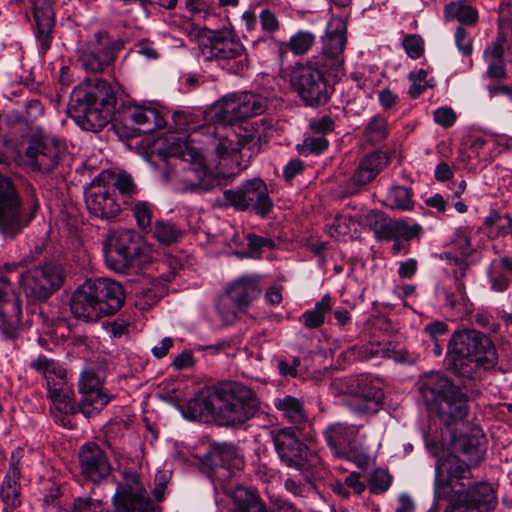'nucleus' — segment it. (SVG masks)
Wrapping results in <instances>:
<instances>
[{
  "label": "nucleus",
  "instance_id": "1",
  "mask_svg": "<svg viewBox=\"0 0 512 512\" xmlns=\"http://www.w3.org/2000/svg\"><path fill=\"white\" fill-rule=\"evenodd\" d=\"M470 478L469 466L455 455L440 458L435 466L434 498L449 500L444 512H494L497 497L493 487L480 482L463 489Z\"/></svg>",
  "mask_w": 512,
  "mask_h": 512
},
{
  "label": "nucleus",
  "instance_id": "2",
  "mask_svg": "<svg viewBox=\"0 0 512 512\" xmlns=\"http://www.w3.org/2000/svg\"><path fill=\"white\" fill-rule=\"evenodd\" d=\"M446 359L448 369L456 376L477 380L484 371L495 367L498 355L488 336L473 329H465L452 335Z\"/></svg>",
  "mask_w": 512,
  "mask_h": 512
},
{
  "label": "nucleus",
  "instance_id": "3",
  "mask_svg": "<svg viewBox=\"0 0 512 512\" xmlns=\"http://www.w3.org/2000/svg\"><path fill=\"white\" fill-rule=\"evenodd\" d=\"M117 98L111 85L97 80L94 85H79L71 93L68 114L83 130L98 132L109 122Z\"/></svg>",
  "mask_w": 512,
  "mask_h": 512
},
{
  "label": "nucleus",
  "instance_id": "4",
  "mask_svg": "<svg viewBox=\"0 0 512 512\" xmlns=\"http://www.w3.org/2000/svg\"><path fill=\"white\" fill-rule=\"evenodd\" d=\"M124 290L109 278L87 280L77 287L70 299L73 316L85 322H96L115 314L123 306Z\"/></svg>",
  "mask_w": 512,
  "mask_h": 512
},
{
  "label": "nucleus",
  "instance_id": "5",
  "mask_svg": "<svg viewBox=\"0 0 512 512\" xmlns=\"http://www.w3.org/2000/svg\"><path fill=\"white\" fill-rule=\"evenodd\" d=\"M199 132L212 139V145L218 158L228 157L243 148L251 154L257 153L265 137L264 119L245 123L236 129L227 130L224 126L208 125L201 127Z\"/></svg>",
  "mask_w": 512,
  "mask_h": 512
},
{
  "label": "nucleus",
  "instance_id": "6",
  "mask_svg": "<svg viewBox=\"0 0 512 512\" xmlns=\"http://www.w3.org/2000/svg\"><path fill=\"white\" fill-rule=\"evenodd\" d=\"M217 418L221 425L239 426L253 418L259 401L252 389L238 382L226 383L215 393Z\"/></svg>",
  "mask_w": 512,
  "mask_h": 512
},
{
  "label": "nucleus",
  "instance_id": "7",
  "mask_svg": "<svg viewBox=\"0 0 512 512\" xmlns=\"http://www.w3.org/2000/svg\"><path fill=\"white\" fill-rule=\"evenodd\" d=\"M423 397L432 401L439 417L449 424L462 421L468 413V397L447 377L432 374L421 387Z\"/></svg>",
  "mask_w": 512,
  "mask_h": 512
},
{
  "label": "nucleus",
  "instance_id": "8",
  "mask_svg": "<svg viewBox=\"0 0 512 512\" xmlns=\"http://www.w3.org/2000/svg\"><path fill=\"white\" fill-rule=\"evenodd\" d=\"M171 156L179 159L174 185L180 192H205L212 188L214 176L206 165L202 152L187 142L172 148Z\"/></svg>",
  "mask_w": 512,
  "mask_h": 512
},
{
  "label": "nucleus",
  "instance_id": "9",
  "mask_svg": "<svg viewBox=\"0 0 512 512\" xmlns=\"http://www.w3.org/2000/svg\"><path fill=\"white\" fill-rule=\"evenodd\" d=\"M39 208L37 200H32L28 210L10 178L0 174V236L14 239L35 218Z\"/></svg>",
  "mask_w": 512,
  "mask_h": 512
},
{
  "label": "nucleus",
  "instance_id": "10",
  "mask_svg": "<svg viewBox=\"0 0 512 512\" xmlns=\"http://www.w3.org/2000/svg\"><path fill=\"white\" fill-rule=\"evenodd\" d=\"M329 70L319 64L317 59H309L292 68L290 84L307 106L318 107L330 99L331 93L324 77V72Z\"/></svg>",
  "mask_w": 512,
  "mask_h": 512
},
{
  "label": "nucleus",
  "instance_id": "11",
  "mask_svg": "<svg viewBox=\"0 0 512 512\" xmlns=\"http://www.w3.org/2000/svg\"><path fill=\"white\" fill-rule=\"evenodd\" d=\"M273 442L281 461L299 470L306 481L311 483L321 466L320 457L310 451L289 428L279 430Z\"/></svg>",
  "mask_w": 512,
  "mask_h": 512
},
{
  "label": "nucleus",
  "instance_id": "12",
  "mask_svg": "<svg viewBox=\"0 0 512 512\" xmlns=\"http://www.w3.org/2000/svg\"><path fill=\"white\" fill-rule=\"evenodd\" d=\"M109 174L96 176L85 189V204L91 216L102 220L116 218L129 205L127 200H120L114 187L110 186Z\"/></svg>",
  "mask_w": 512,
  "mask_h": 512
},
{
  "label": "nucleus",
  "instance_id": "13",
  "mask_svg": "<svg viewBox=\"0 0 512 512\" xmlns=\"http://www.w3.org/2000/svg\"><path fill=\"white\" fill-rule=\"evenodd\" d=\"M207 43L202 46L206 60L219 62L234 61V71L242 72L247 67L245 48L230 29L209 30Z\"/></svg>",
  "mask_w": 512,
  "mask_h": 512
},
{
  "label": "nucleus",
  "instance_id": "14",
  "mask_svg": "<svg viewBox=\"0 0 512 512\" xmlns=\"http://www.w3.org/2000/svg\"><path fill=\"white\" fill-rule=\"evenodd\" d=\"M120 48V41L113 40L106 32L98 31L77 49V62L87 73H101L112 64Z\"/></svg>",
  "mask_w": 512,
  "mask_h": 512
},
{
  "label": "nucleus",
  "instance_id": "15",
  "mask_svg": "<svg viewBox=\"0 0 512 512\" xmlns=\"http://www.w3.org/2000/svg\"><path fill=\"white\" fill-rule=\"evenodd\" d=\"M63 283V273L60 266L48 262L35 266L21 274L19 284L27 298L32 301H45Z\"/></svg>",
  "mask_w": 512,
  "mask_h": 512
},
{
  "label": "nucleus",
  "instance_id": "16",
  "mask_svg": "<svg viewBox=\"0 0 512 512\" xmlns=\"http://www.w3.org/2000/svg\"><path fill=\"white\" fill-rule=\"evenodd\" d=\"M223 197L225 202L235 209H251L261 217L267 216L273 207L267 186L259 178L248 180L235 190H225Z\"/></svg>",
  "mask_w": 512,
  "mask_h": 512
},
{
  "label": "nucleus",
  "instance_id": "17",
  "mask_svg": "<svg viewBox=\"0 0 512 512\" xmlns=\"http://www.w3.org/2000/svg\"><path fill=\"white\" fill-rule=\"evenodd\" d=\"M116 512H151L154 505L137 472L125 469L112 497Z\"/></svg>",
  "mask_w": 512,
  "mask_h": 512
},
{
  "label": "nucleus",
  "instance_id": "18",
  "mask_svg": "<svg viewBox=\"0 0 512 512\" xmlns=\"http://www.w3.org/2000/svg\"><path fill=\"white\" fill-rule=\"evenodd\" d=\"M141 251L135 232L128 229L114 232L104 247L106 263L116 272H125L133 266Z\"/></svg>",
  "mask_w": 512,
  "mask_h": 512
},
{
  "label": "nucleus",
  "instance_id": "19",
  "mask_svg": "<svg viewBox=\"0 0 512 512\" xmlns=\"http://www.w3.org/2000/svg\"><path fill=\"white\" fill-rule=\"evenodd\" d=\"M22 301L14 291L9 278L0 274V335L2 339L15 340L19 336Z\"/></svg>",
  "mask_w": 512,
  "mask_h": 512
},
{
  "label": "nucleus",
  "instance_id": "20",
  "mask_svg": "<svg viewBox=\"0 0 512 512\" xmlns=\"http://www.w3.org/2000/svg\"><path fill=\"white\" fill-rule=\"evenodd\" d=\"M64 148L55 138L34 135L28 142L26 157L33 170L49 173L59 164Z\"/></svg>",
  "mask_w": 512,
  "mask_h": 512
},
{
  "label": "nucleus",
  "instance_id": "21",
  "mask_svg": "<svg viewBox=\"0 0 512 512\" xmlns=\"http://www.w3.org/2000/svg\"><path fill=\"white\" fill-rule=\"evenodd\" d=\"M322 42L321 53L311 59H317L326 69L337 71L344 63L343 51L346 45L344 23L340 20L331 21Z\"/></svg>",
  "mask_w": 512,
  "mask_h": 512
},
{
  "label": "nucleus",
  "instance_id": "22",
  "mask_svg": "<svg viewBox=\"0 0 512 512\" xmlns=\"http://www.w3.org/2000/svg\"><path fill=\"white\" fill-rule=\"evenodd\" d=\"M354 388H347L344 393L350 394L347 402L351 411L357 414H374L382 406L384 393L381 388L365 376L353 380Z\"/></svg>",
  "mask_w": 512,
  "mask_h": 512
},
{
  "label": "nucleus",
  "instance_id": "23",
  "mask_svg": "<svg viewBox=\"0 0 512 512\" xmlns=\"http://www.w3.org/2000/svg\"><path fill=\"white\" fill-rule=\"evenodd\" d=\"M79 463L82 475L93 483H100L107 479L112 471L106 453L93 442L81 446Z\"/></svg>",
  "mask_w": 512,
  "mask_h": 512
},
{
  "label": "nucleus",
  "instance_id": "24",
  "mask_svg": "<svg viewBox=\"0 0 512 512\" xmlns=\"http://www.w3.org/2000/svg\"><path fill=\"white\" fill-rule=\"evenodd\" d=\"M23 449L17 448L11 454L9 469L0 487V498L3 502L2 512H20L21 505V465Z\"/></svg>",
  "mask_w": 512,
  "mask_h": 512
},
{
  "label": "nucleus",
  "instance_id": "25",
  "mask_svg": "<svg viewBox=\"0 0 512 512\" xmlns=\"http://www.w3.org/2000/svg\"><path fill=\"white\" fill-rule=\"evenodd\" d=\"M124 119L139 133H151L165 125L164 118L156 109L143 105L129 106L124 113Z\"/></svg>",
  "mask_w": 512,
  "mask_h": 512
},
{
  "label": "nucleus",
  "instance_id": "26",
  "mask_svg": "<svg viewBox=\"0 0 512 512\" xmlns=\"http://www.w3.org/2000/svg\"><path fill=\"white\" fill-rule=\"evenodd\" d=\"M460 270H454V285L443 287L441 295L444 297L445 304L457 311L459 315H467L472 312L473 304L469 300L463 278L465 276V265L461 264Z\"/></svg>",
  "mask_w": 512,
  "mask_h": 512
},
{
  "label": "nucleus",
  "instance_id": "27",
  "mask_svg": "<svg viewBox=\"0 0 512 512\" xmlns=\"http://www.w3.org/2000/svg\"><path fill=\"white\" fill-rule=\"evenodd\" d=\"M359 428L356 425L346 423H334L329 425L323 432L327 445L332 452L340 456L346 448L352 446L355 442Z\"/></svg>",
  "mask_w": 512,
  "mask_h": 512
},
{
  "label": "nucleus",
  "instance_id": "28",
  "mask_svg": "<svg viewBox=\"0 0 512 512\" xmlns=\"http://www.w3.org/2000/svg\"><path fill=\"white\" fill-rule=\"evenodd\" d=\"M387 157L380 152L371 153L365 156L355 170L351 182L356 186L350 191L354 194L360 186H364L372 181L387 165Z\"/></svg>",
  "mask_w": 512,
  "mask_h": 512
},
{
  "label": "nucleus",
  "instance_id": "29",
  "mask_svg": "<svg viewBox=\"0 0 512 512\" xmlns=\"http://www.w3.org/2000/svg\"><path fill=\"white\" fill-rule=\"evenodd\" d=\"M261 293L259 278L257 276H242L227 290V298L240 309L247 306Z\"/></svg>",
  "mask_w": 512,
  "mask_h": 512
},
{
  "label": "nucleus",
  "instance_id": "30",
  "mask_svg": "<svg viewBox=\"0 0 512 512\" xmlns=\"http://www.w3.org/2000/svg\"><path fill=\"white\" fill-rule=\"evenodd\" d=\"M219 483L224 493L231 496L239 512H256L261 508L263 502L253 491L237 484L234 485L230 481L225 483L224 480Z\"/></svg>",
  "mask_w": 512,
  "mask_h": 512
},
{
  "label": "nucleus",
  "instance_id": "31",
  "mask_svg": "<svg viewBox=\"0 0 512 512\" xmlns=\"http://www.w3.org/2000/svg\"><path fill=\"white\" fill-rule=\"evenodd\" d=\"M274 406L284 419L294 425H302L308 420L304 401L300 398L284 395L274 399Z\"/></svg>",
  "mask_w": 512,
  "mask_h": 512
},
{
  "label": "nucleus",
  "instance_id": "32",
  "mask_svg": "<svg viewBox=\"0 0 512 512\" xmlns=\"http://www.w3.org/2000/svg\"><path fill=\"white\" fill-rule=\"evenodd\" d=\"M237 451L233 444L217 443L212 445L211 457L215 466H219L215 470V477L217 481L223 482L226 478L231 477L230 466L232 461L236 459Z\"/></svg>",
  "mask_w": 512,
  "mask_h": 512
},
{
  "label": "nucleus",
  "instance_id": "33",
  "mask_svg": "<svg viewBox=\"0 0 512 512\" xmlns=\"http://www.w3.org/2000/svg\"><path fill=\"white\" fill-rule=\"evenodd\" d=\"M457 446L468 460L473 464H478L486 451V439L479 429H474L470 434L461 435L457 440Z\"/></svg>",
  "mask_w": 512,
  "mask_h": 512
},
{
  "label": "nucleus",
  "instance_id": "34",
  "mask_svg": "<svg viewBox=\"0 0 512 512\" xmlns=\"http://www.w3.org/2000/svg\"><path fill=\"white\" fill-rule=\"evenodd\" d=\"M34 20L36 23V38L43 52L51 45V32L54 26V13L49 4L34 8Z\"/></svg>",
  "mask_w": 512,
  "mask_h": 512
},
{
  "label": "nucleus",
  "instance_id": "35",
  "mask_svg": "<svg viewBox=\"0 0 512 512\" xmlns=\"http://www.w3.org/2000/svg\"><path fill=\"white\" fill-rule=\"evenodd\" d=\"M47 395L58 411L64 414L76 412L74 393L70 388L61 387L59 383L48 380Z\"/></svg>",
  "mask_w": 512,
  "mask_h": 512
},
{
  "label": "nucleus",
  "instance_id": "36",
  "mask_svg": "<svg viewBox=\"0 0 512 512\" xmlns=\"http://www.w3.org/2000/svg\"><path fill=\"white\" fill-rule=\"evenodd\" d=\"M112 399L104 390L81 394L79 411L87 418L99 413Z\"/></svg>",
  "mask_w": 512,
  "mask_h": 512
},
{
  "label": "nucleus",
  "instance_id": "37",
  "mask_svg": "<svg viewBox=\"0 0 512 512\" xmlns=\"http://www.w3.org/2000/svg\"><path fill=\"white\" fill-rule=\"evenodd\" d=\"M444 13L447 20L456 19L466 25H473L478 19L477 10L462 1L447 4L444 8Z\"/></svg>",
  "mask_w": 512,
  "mask_h": 512
},
{
  "label": "nucleus",
  "instance_id": "38",
  "mask_svg": "<svg viewBox=\"0 0 512 512\" xmlns=\"http://www.w3.org/2000/svg\"><path fill=\"white\" fill-rule=\"evenodd\" d=\"M30 367L38 373L44 375L46 384L48 380H52V376H56L58 379L63 380L66 377V370L59 364V362L47 358L46 356H38L31 361Z\"/></svg>",
  "mask_w": 512,
  "mask_h": 512
},
{
  "label": "nucleus",
  "instance_id": "39",
  "mask_svg": "<svg viewBox=\"0 0 512 512\" xmlns=\"http://www.w3.org/2000/svg\"><path fill=\"white\" fill-rule=\"evenodd\" d=\"M331 310V298L328 294L318 301L314 308L303 314L304 324L307 328H318L324 323L325 315Z\"/></svg>",
  "mask_w": 512,
  "mask_h": 512
},
{
  "label": "nucleus",
  "instance_id": "40",
  "mask_svg": "<svg viewBox=\"0 0 512 512\" xmlns=\"http://www.w3.org/2000/svg\"><path fill=\"white\" fill-rule=\"evenodd\" d=\"M188 410L193 419H203L208 416L215 415L217 417V401L215 397L200 396L191 399L187 404Z\"/></svg>",
  "mask_w": 512,
  "mask_h": 512
},
{
  "label": "nucleus",
  "instance_id": "41",
  "mask_svg": "<svg viewBox=\"0 0 512 512\" xmlns=\"http://www.w3.org/2000/svg\"><path fill=\"white\" fill-rule=\"evenodd\" d=\"M107 181H109L110 186L114 187L115 192H119L120 200H127L130 203L131 198L138 192L133 178L125 172L118 173L115 176L109 175Z\"/></svg>",
  "mask_w": 512,
  "mask_h": 512
},
{
  "label": "nucleus",
  "instance_id": "42",
  "mask_svg": "<svg viewBox=\"0 0 512 512\" xmlns=\"http://www.w3.org/2000/svg\"><path fill=\"white\" fill-rule=\"evenodd\" d=\"M315 43V35L309 31L300 30L292 35L288 42H282L281 48L288 47L294 55L306 54Z\"/></svg>",
  "mask_w": 512,
  "mask_h": 512
},
{
  "label": "nucleus",
  "instance_id": "43",
  "mask_svg": "<svg viewBox=\"0 0 512 512\" xmlns=\"http://www.w3.org/2000/svg\"><path fill=\"white\" fill-rule=\"evenodd\" d=\"M388 136V124L385 118L377 115L372 117L364 129L366 141L377 145L385 141Z\"/></svg>",
  "mask_w": 512,
  "mask_h": 512
},
{
  "label": "nucleus",
  "instance_id": "44",
  "mask_svg": "<svg viewBox=\"0 0 512 512\" xmlns=\"http://www.w3.org/2000/svg\"><path fill=\"white\" fill-rule=\"evenodd\" d=\"M183 235V231L174 223L169 221H156L153 236L164 245H170L177 242Z\"/></svg>",
  "mask_w": 512,
  "mask_h": 512
},
{
  "label": "nucleus",
  "instance_id": "45",
  "mask_svg": "<svg viewBox=\"0 0 512 512\" xmlns=\"http://www.w3.org/2000/svg\"><path fill=\"white\" fill-rule=\"evenodd\" d=\"M412 192L409 188L395 186L388 192L386 201L391 209L411 210L413 208Z\"/></svg>",
  "mask_w": 512,
  "mask_h": 512
},
{
  "label": "nucleus",
  "instance_id": "46",
  "mask_svg": "<svg viewBox=\"0 0 512 512\" xmlns=\"http://www.w3.org/2000/svg\"><path fill=\"white\" fill-rule=\"evenodd\" d=\"M449 247H451L460 259L467 261L473 251L467 227H459L455 230Z\"/></svg>",
  "mask_w": 512,
  "mask_h": 512
},
{
  "label": "nucleus",
  "instance_id": "47",
  "mask_svg": "<svg viewBox=\"0 0 512 512\" xmlns=\"http://www.w3.org/2000/svg\"><path fill=\"white\" fill-rule=\"evenodd\" d=\"M244 118L262 114L266 109V101L262 96L250 92L239 94Z\"/></svg>",
  "mask_w": 512,
  "mask_h": 512
},
{
  "label": "nucleus",
  "instance_id": "48",
  "mask_svg": "<svg viewBox=\"0 0 512 512\" xmlns=\"http://www.w3.org/2000/svg\"><path fill=\"white\" fill-rule=\"evenodd\" d=\"M328 141L323 135L306 137L302 144L297 145V151L302 156L320 154L328 148Z\"/></svg>",
  "mask_w": 512,
  "mask_h": 512
},
{
  "label": "nucleus",
  "instance_id": "49",
  "mask_svg": "<svg viewBox=\"0 0 512 512\" xmlns=\"http://www.w3.org/2000/svg\"><path fill=\"white\" fill-rule=\"evenodd\" d=\"M101 377L92 369L81 372L78 381L80 395L103 390Z\"/></svg>",
  "mask_w": 512,
  "mask_h": 512
},
{
  "label": "nucleus",
  "instance_id": "50",
  "mask_svg": "<svg viewBox=\"0 0 512 512\" xmlns=\"http://www.w3.org/2000/svg\"><path fill=\"white\" fill-rule=\"evenodd\" d=\"M132 211L138 227L142 231L151 230V221L153 216L152 205L146 201H138L135 203Z\"/></svg>",
  "mask_w": 512,
  "mask_h": 512
},
{
  "label": "nucleus",
  "instance_id": "51",
  "mask_svg": "<svg viewBox=\"0 0 512 512\" xmlns=\"http://www.w3.org/2000/svg\"><path fill=\"white\" fill-rule=\"evenodd\" d=\"M392 483L391 475L384 469H376L369 478L368 487L371 493L381 494L389 489Z\"/></svg>",
  "mask_w": 512,
  "mask_h": 512
},
{
  "label": "nucleus",
  "instance_id": "52",
  "mask_svg": "<svg viewBox=\"0 0 512 512\" xmlns=\"http://www.w3.org/2000/svg\"><path fill=\"white\" fill-rule=\"evenodd\" d=\"M248 246V256L251 258H260L262 249L275 247V242L271 238L261 237L254 233H249L246 237Z\"/></svg>",
  "mask_w": 512,
  "mask_h": 512
},
{
  "label": "nucleus",
  "instance_id": "53",
  "mask_svg": "<svg viewBox=\"0 0 512 512\" xmlns=\"http://www.w3.org/2000/svg\"><path fill=\"white\" fill-rule=\"evenodd\" d=\"M508 49V39L506 32L499 27L496 39L484 50V58L503 59L504 53Z\"/></svg>",
  "mask_w": 512,
  "mask_h": 512
},
{
  "label": "nucleus",
  "instance_id": "54",
  "mask_svg": "<svg viewBox=\"0 0 512 512\" xmlns=\"http://www.w3.org/2000/svg\"><path fill=\"white\" fill-rule=\"evenodd\" d=\"M222 112L225 120L229 122L244 119L241 101H239V94L232 95L231 97L224 99L222 105Z\"/></svg>",
  "mask_w": 512,
  "mask_h": 512
},
{
  "label": "nucleus",
  "instance_id": "55",
  "mask_svg": "<svg viewBox=\"0 0 512 512\" xmlns=\"http://www.w3.org/2000/svg\"><path fill=\"white\" fill-rule=\"evenodd\" d=\"M402 46L406 54L412 58H419L424 52V43L422 38L416 34H409L404 37Z\"/></svg>",
  "mask_w": 512,
  "mask_h": 512
},
{
  "label": "nucleus",
  "instance_id": "56",
  "mask_svg": "<svg viewBox=\"0 0 512 512\" xmlns=\"http://www.w3.org/2000/svg\"><path fill=\"white\" fill-rule=\"evenodd\" d=\"M454 40L457 49L464 56H469L473 52L472 40L465 28L458 26L455 30Z\"/></svg>",
  "mask_w": 512,
  "mask_h": 512
},
{
  "label": "nucleus",
  "instance_id": "57",
  "mask_svg": "<svg viewBox=\"0 0 512 512\" xmlns=\"http://www.w3.org/2000/svg\"><path fill=\"white\" fill-rule=\"evenodd\" d=\"M433 119L438 125L449 128L456 122L457 115L452 108L443 106L433 112Z\"/></svg>",
  "mask_w": 512,
  "mask_h": 512
},
{
  "label": "nucleus",
  "instance_id": "58",
  "mask_svg": "<svg viewBox=\"0 0 512 512\" xmlns=\"http://www.w3.org/2000/svg\"><path fill=\"white\" fill-rule=\"evenodd\" d=\"M357 221L350 215L336 216L333 221L335 232L340 236L348 235L352 230H356Z\"/></svg>",
  "mask_w": 512,
  "mask_h": 512
},
{
  "label": "nucleus",
  "instance_id": "59",
  "mask_svg": "<svg viewBox=\"0 0 512 512\" xmlns=\"http://www.w3.org/2000/svg\"><path fill=\"white\" fill-rule=\"evenodd\" d=\"M259 22L263 31L275 33L279 30L280 23L276 15L269 9H263L259 13Z\"/></svg>",
  "mask_w": 512,
  "mask_h": 512
},
{
  "label": "nucleus",
  "instance_id": "60",
  "mask_svg": "<svg viewBox=\"0 0 512 512\" xmlns=\"http://www.w3.org/2000/svg\"><path fill=\"white\" fill-rule=\"evenodd\" d=\"M487 63V77L491 79L506 78V68L503 59L484 58Z\"/></svg>",
  "mask_w": 512,
  "mask_h": 512
},
{
  "label": "nucleus",
  "instance_id": "61",
  "mask_svg": "<svg viewBox=\"0 0 512 512\" xmlns=\"http://www.w3.org/2000/svg\"><path fill=\"white\" fill-rule=\"evenodd\" d=\"M72 512H103V506L99 500L77 498L74 501Z\"/></svg>",
  "mask_w": 512,
  "mask_h": 512
},
{
  "label": "nucleus",
  "instance_id": "62",
  "mask_svg": "<svg viewBox=\"0 0 512 512\" xmlns=\"http://www.w3.org/2000/svg\"><path fill=\"white\" fill-rule=\"evenodd\" d=\"M395 230L398 238L409 240L418 236L422 231V227L418 224L409 225L405 221H395Z\"/></svg>",
  "mask_w": 512,
  "mask_h": 512
},
{
  "label": "nucleus",
  "instance_id": "63",
  "mask_svg": "<svg viewBox=\"0 0 512 512\" xmlns=\"http://www.w3.org/2000/svg\"><path fill=\"white\" fill-rule=\"evenodd\" d=\"M309 127L313 132L324 136L334 129V121L330 116L325 115L319 119H312Z\"/></svg>",
  "mask_w": 512,
  "mask_h": 512
},
{
  "label": "nucleus",
  "instance_id": "64",
  "mask_svg": "<svg viewBox=\"0 0 512 512\" xmlns=\"http://www.w3.org/2000/svg\"><path fill=\"white\" fill-rule=\"evenodd\" d=\"M300 365V360L297 357H292L290 359H280L277 362V367L279 373L282 376H291L296 377L297 368Z\"/></svg>",
  "mask_w": 512,
  "mask_h": 512
}]
</instances>
